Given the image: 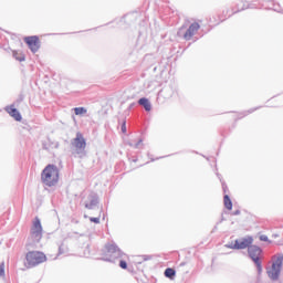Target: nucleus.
<instances>
[{
    "label": "nucleus",
    "mask_w": 283,
    "mask_h": 283,
    "mask_svg": "<svg viewBox=\"0 0 283 283\" xmlns=\"http://www.w3.org/2000/svg\"><path fill=\"white\" fill-rule=\"evenodd\" d=\"M125 253L116 245V243H107L105 245V256L104 262H114V260H119Z\"/></svg>",
    "instance_id": "3"
},
{
    "label": "nucleus",
    "mask_w": 283,
    "mask_h": 283,
    "mask_svg": "<svg viewBox=\"0 0 283 283\" xmlns=\"http://www.w3.org/2000/svg\"><path fill=\"white\" fill-rule=\"evenodd\" d=\"M28 269H34V266H39V264H43L48 260L45 253L41 251H30L25 255Z\"/></svg>",
    "instance_id": "4"
},
{
    "label": "nucleus",
    "mask_w": 283,
    "mask_h": 283,
    "mask_svg": "<svg viewBox=\"0 0 283 283\" xmlns=\"http://www.w3.org/2000/svg\"><path fill=\"white\" fill-rule=\"evenodd\" d=\"M6 112H8V114H10L12 116V118H14V120H21V113H19V111L17 108H14L13 106H8L6 108Z\"/></svg>",
    "instance_id": "12"
},
{
    "label": "nucleus",
    "mask_w": 283,
    "mask_h": 283,
    "mask_svg": "<svg viewBox=\"0 0 283 283\" xmlns=\"http://www.w3.org/2000/svg\"><path fill=\"white\" fill-rule=\"evenodd\" d=\"M98 206V195L96 192H91L87 199L84 201L85 209L94 210Z\"/></svg>",
    "instance_id": "11"
},
{
    "label": "nucleus",
    "mask_w": 283,
    "mask_h": 283,
    "mask_svg": "<svg viewBox=\"0 0 283 283\" xmlns=\"http://www.w3.org/2000/svg\"><path fill=\"white\" fill-rule=\"evenodd\" d=\"M31 238L33 242H41V239L43 238V227L41 226V219L38 217H35L31 227Z\"/></svg>",
    "instance_id": "8"
},
{
    "label": "nucleus",
    "mask_w": 283,
    "mask_h": 283,
    "mask_svg": "<svg viewBox=\"0 0 283 283\" xmlns=\"http://www.w3.org/2000/svg\"><path fill=\"white\" fill-rule=\"evenodd\" d=\"M74 112L76 116H81V114H87V109L85 107H75Z\"/></svg>",
    "instance_id": "17"
},
{
    "label": "nucleus",
    "mask_w": 283,
    "mask_h": 283,
    "mask_svg": "<svg viewBox=\"0 0 283 283\" xmlns=\"http://www.w3.org/2000/svg\"><path fill=\"white\" fill-rule=\"evenodd\" d=\"M253 244V237H245L240 240H235L233 244L234 250L249 249Z\"/></svg>",
    "instance_id": "9"
},
{
    "label": "nucleus",
    "mask_w": 283,
    "mask_h": 283,
    "mask_svg": "<svg viewBox=\"0 0 283 283\" xmlns=\"http://www.w3.org/2000/svg\"><path fill=\"white\" fill-rule=\"evenodd\" d=\"M200 30V24L198 22H193L192 24H190L187 29V25H182L177 34L178 36H181L182 39H185V41H191L192 36H195V34Z\"/></svg>",
    "instance_id": "6"
},
{
    "label": "nucleus",
    "mask_w": 283,
    "mask_h": 283,
    "mask_svg": "<svg viewBox=\"0 0 283 283\" xmlns=\"http://www.w3.org/2000/svg\"><path fill=\"white\" fill-rule=\"evenodd\" d=\"M90 221L94 222L95 224H101V218H98V217H91Z\"/></svg>",
    "instance_id": "20"
},
{
    "label": "nucleus",
    "mask_w": 283,
    "mask_h": 283,
    "mask_svg": "<svg viewBox=\"0 0 283 283\" xmlns=\"http://www.w3.org/2000/svg\"><path fill=\"white\" fill-rule=\"evenodd\" d=\"M41 180L46 187H54L59 182V167L48 165L41 174Z\"/></svg>",
    "instance_id": "1"
},
{
    "label": "nucleus",
    "mask_w": 283,
    "mask_h": 283,
    "mask_svg": "<svg viewBox=\"0 0 283 283\" xmlns=\"http://www.w3.org/2000/svg\"><path fill=\"white\" fill-rule=\"evenodd\" d=\"M282 264H283V254L279 253L272 259V266L268 269L266 273L272 282H277L280 280V274L282 273Z\"/></svg>",
    "instance_id": "2"
},
{
    "label": "nucleus",
    "mask_w": 283,
    "mask_h": 283,
    "mask_svg": "<svg viewBox=\"0 0 283 283\" xmlns=\"http://www.w3.org/2000/svg\"><path fill=\"white\" fill-rule=\"evenodd\" d=\"M3 275H6V263L2 262L0 264V277H3Z\"/></svg>",
    "instance_id": "19"
},
{
    "label": "nucleus",
    "mask_w": 283,
    "mask_h": 283,
    "mask_svg": "<svg viewBox=\"0 0 283 283\" xmlns=\"http://www.w3.org/2000/svg\"><path fill=\"white\" fill-rule=\"evenodd\" d=\"M165 276L169 277V280H174L176 277V270L168 268L165 270Z\"/></svg>",
    "instance_id": "15"
},
{
    "label": "nucleus",
    "mask_w": 283,
    "mask_h": 283,
    "mask_svg": "<svg viewBox=\"0 0 283 283\" xmlns=\"http://www.w3.org/2000/svg\"><path fill=\"white\" fill-rule=\"evenodd\" d=\"M233 244L234 243H229V244H226L227 249H233Z\"/></svg>",
    "instance_id": "24"
},
{
    "label": "nucleus",
    "mask_w": 283,
    "mask_h": 283,
    "mask_svg": "<svg viewBox=\"0 0 283 283\" xmlns=\"http://www.w3.org/2000/svg\"><path fill=\"white\" fill-rule=\"evenodd\" d=\"M24 42L27 43L31 52H33V54H35V52H39V48H41V44L39 42V36L36 35L27 36L24 38Z\"/></svg>",
    "instance_id": "10"
},
{
    "label": "nucleus",
    "mask_w": 283,
    "mask_h": 283,
    "mask_svg": "<svg viewBox=\"0 0 283 283\" xmlns=\"http://www.w3.org/2000/svg\"><path fill=\"white\" fill-rule=\"evenodd\" d=\"M71 145L74 148L75 154L80 156V158H83V156H85V147H87V143L85 142V137H83V134L76 133V137L72 139Z\"/></svg>",
    "instance_id": "7"
},
{
    "label": "nucleus",
    "mask_w": 283,
    "mask_h": 283,
    "mask_svg": "<svg viewBox=\"0 0 283 283\" xmlns=\"http://www.w3.org/2000/svg\"><path fill=\"white\" fill-rule=\"evenodd\" d=\"M59 251H60V253H61V248H59Z\"/></svg>",
    "instance_id": "27"
},
{
    "label": "nucleus",
    "mask_w": 283,
    "mask_h": 283,
    "mask_svg": "<svg viewBox=\"0 0 283 283\" xmlns=\"http://www.w3.org/2000/svg\"><path fill=\"white\" fill-rule=\"evenodd\" d=\"M122 132L123 134H127V126L125 122L122 124Z\"/></svg>",
    "instance_id": "23"
},
{
    "label": "nucleus",
    "mask_w": 283,
    "mask_h": 283,
    "mask_svg": "<svg viewBox=\"0 0 283 283\" xmlns=\"http://www.w3.org/2000/svg\"><path fill=\"white\" fill-rule=\"evenodd\" d=\"M232 216H240V210H235L234 212H232Z\"/></svg>",
    "instance_id": "25"
},
{
    "label": "nucleus",
    "mask_w": 283,
    "mask_h": 283,
    "mask_svg": "<svg viewBox=\"0 0 283 283\" xmlns=\"http://www.w3.org/2000/svg\"><path fill=\"white\" fill-rule=\"evenodd\" d=\"M248 255L255 264L259 275L262 274V248L258 245H250L248 248Z\"/></svg>",
    "instance_id": "5"
},
{
    "label": "nucleus",
    "mask_w": 283,
    "mask_h": 283,
    "mask_svg": "<svg viewBox=\"0 0 283 283\" xmlns=\"http://www.w3.org/2000/svg\"><path fill=\"white\" fill-rule=\"evenodd\" d=\"M13 57L20 63H22V61H25V55L19 51H13Z\"/></svg>",
    "instance_id": "16"
},
{
    "label": "nucleus",
    "mask_w": 283,
    "mask_h": 283,
    "mask_svg": "<svg viewBox=\"0 0 283 283\" xmlns=\"http://www.w3.org/2000/svg\"><path fill=\"white\" fill-rule=\"evenodd\" d=\"M224 193H227V186L222 185Z\"/></svg>",
    "instance_id": "26"
},
{
    "label": "nucleus",
    "mask_w": 283,
    "mask_h": 283,
    "mask_svg": "<svg viewBox=\"0 0 283 283\" xmlns=\"http://www.w3.org/2000/svg\"><path fill=\"white\" fill-rule=\"evenodd\" d=\"M223 203H224L226 209H228L229 211H231V209H233V202L231 201V198L229 197V195H224Z\"/></svg>",
    "instance_id": "14"
},
{
    "label": "nucleus",
    "mask_w": 283,
    "mask_h": 283,
    "mask_svg": "<svg viewBox=\"0 0 283 283\" xmlns=\"http://www.w3.org/2000/svg\"><path fill=\"white\" fill-rule=\"evenodd\" d=\"M119 266H120V269H127V261L120 260L119 261Z\"/></svg>",
    "instance_id": "21"
},
{
    "label": "nucleus",
    "mask_w": 283,
    "mask_h": 283,
    "mask_svg": "<svg viewBox=\"0 0 283 283\" xmlns=\"http://www.w3.org/2000/svg\"><path fill=\"white\" fill-rule=\"evenodd\" d=\"M261 242H269V237L266 234H262L260 237Z\"/></svg>",
    "instance_id": "22"
},
{
    "label": "nucleus",
    "mask_w": 283,
    "mask_h": 283,
    "mask_svg": "<svg viewBox=\"0 0 283 283\" xmlns=\"http://www.w3.org/2000/svg\"><path fill=\"white\" fill-rule=\"evenodd\" d=\"M138 105H142L146 112H151V102H149L147 97L139 98Z\"/></svg>",
    "instance_id": "13"
},
{
    "label": "nucleus",
    "mask_w": 283,
    "mask_h": 283,
    "mask_svg": "<svg viewBox=\"0 0 283 283\" xmlns=\"http://www.w3.org/2000/svg\"><path fill=\"white\" fill-rule=\"evenodd\" d=\"M129 147H134V149H140V145H143V139H138L136 144L128 142Z\"/></svg>",
    "instance_id": "18"
}]
</instances>
